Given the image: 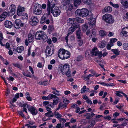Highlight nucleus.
Instances as JSON below:
<instances>
[{
	"label": "nucleus",
	"mask_w": 128,
	"mask_h": 128,
	"mask_svg": "<svg viewBox=\"0 0 128 128\" xmlns=\"http://www.w3.org/2000/svg\"><path fill=\"white\" fill-rule=\"evenodd\" d=\"M63 75L66 74L67 77H70L71 76V72L70 69V66L67 64H65L62 66L60 69Z\"/></svg>",
	"instance_id": "f257e3e1"
},
{
	"label": "nucleus",
	"mask_w": 128,
	"mask_h": 128,
	"mask_svg": "<svg viewBox=\"0 0 128 128\" xmlns=\"http://www.w3.org/2000/svg\"><path fill=\"white\" fill-rule=\"evenodd\" d=\"M35 38L37 40H40L42 39L43 40L46 42L48 38V36L44 32L39 31L37 32L35 34Z\"/></svg>",
	"instance_id": "f03ea898"
},
{
	"label": "nucleus",
	"mask_w": 128,
	"mask_h": 128,
	"mask_svg": "<svg viewBox=\"0 0 128 128\" xmlns=\"http://www.w3.org/2000/svg\"><path fill=\"white\" fill-rule=\"evenodd\" d=\"M75 13L78 16L84 17L88 15L89 11L88 10L85 8H83L81 9H78L76 10Z\"/></svg>",
	"instance_id": "7ed1b4c3"
},
{
	"label": "nucleus",
	"mask_w": 128,
	"mask_h": 128,
	"mask_svg": "<svg viewBox=\"0 0 128 128\" xmlns=\"http://www.w3.org/2000/svg\"><path fill=\"white\" fill-rule=\"evenodd\" d=\"M33 13L37 15H40L42 13L41 6L38 3L35 4L33 9Z\"/></svg>",
	"instance_id": "20e7f679"
},
{
	"label": "nucleus",
	"mask_w": 128,
	"mask_h": 128,
	"mask_svg": "<svg viewBox=\"0 0 128 128\" xmlns=\"http://www.w3.org/2000/svg\"><path fill=\"white\" fill-rule=\"evenodd\" d=\"M55 4H53L52 5V6L51 10H50V12L52 13L54 16L56 17L60 15L61 12V11L59 8L57 6L55 7L54 8H53Z\"/></svg>",
	"instance_id": "39448f33"
},
{
	"label": "nucleus",
	"mask_w": 128,
	"mask_h": 128,
	"mask_svg": "<svg viewBox=\"0 0 128 128\" xmlns=\"http://www.w3.org/2000/svg\"><path fill=\"white\" fill-rule=\"evenodd\" d=\"M102 18L106 22L110 24H112L114 22L112 16L110 14H105L103 16Z\"/></svg>",
	"instance_id": "423d86ee"
},
{
	"label": "nucleus",
	"mask_w": 128,
	"mask_h": 128,
	"mask_svg": "<svg viewBox=\"0 0 128 128\" xmlns=\"http://www.w3.org/2000/svg\"><path fill=\"white\" fill-rule=\"evenodd\" d=\"M91 52L92 55L98 56V58H100L102 57V52H99L96 47H94L92 49Z\"/></svg>",
	"instance_id": "0eeeda50"
},
{
	"label": "nucleus",
	"mask_w": 128,
	"mask_h": 128,
	"mask_svg": "<svg viewBox=\"0 0 128 128\" xmlns=\"http://www.w3.org/2000/svg\"><path fill=\"white\" fill-rule=\"evenodd\" d=\"M30 24L32 26H35L38 22V18L35 16H32L30 20Z\"/></svg>",
	"instance_id": "6e6552de"
},
{
	"label": "nucleus",
	"mask_w": 128,
	"mask_h": 128,
	"mask_svg": "<svg viewBox=\"0 0 128 128\" xmlns=\"http://www.w3.org/2000/svg\"><path fill=\"white\" fill-rule=\"evenodd\" d=\"M54 50L53 48L51 49L50 47L47 46L45 51V53L46 56H50L54 53Z\"/></svg>",
	"instance_id": "1a4fd4ad"
},
{
	"label": "nucleus",
	"mask_w": 128,
	"mask_h": 128,
	"mask_svg": "<svg viewBox=\"0 0 128 128\" xmlns=\"http://www.w3.org/2000/svg\"><path fill=\"white\" fill-rule=\"evenodd\" d=\"M26 9L25 7L19 5L17 9V14L18 16H20L22 15L23 12H24Z\"/></svg>",
	"instance_id": "9d476101"
},
{
	"label": "nucleus",
	"mask_w": 128,
	"mask_h": 128,
	"mask_svg": "<svg viewBox=\"0 0 128 128\" xmlns=\"http://www.w3.org/2000/svg\"><path fill=\"white\" fill-rule=\"evenodd\" d=\"M16 7L15 5L14 4L10 5L9 8L10 11L8 13L10 14V15H13L15 13Z\"/></svg>",
	"instance_id": "9b49d317"
},
{
	"label": "nucleus",
	"mask_w": 128,
	"mask_h": 128,
	"mask_svg": "<svg viewBox=\"0 0 128 128\" xmlns=\"http://www.w3.org/2000/svg\"><path fill=\"white\" fill-rule=\"evenodd\" d=\"M28 111L33 115H35L38 113V110L36 108L33 106H30L28 108Z\"/></svg>",
	"instance_id": "f8f14e48"
},
{
	"label": "nucleus",
	"mask_w": 128,
	"mask_h": 128,
	"mask_svg": "<svg viewBox=\"0 0 128 128\" xmlns=\"http://www.w3.org/2000/svg\"><path fill=\"white\" fill-rule=\"evenodd\" d=\"M24 24L22 23L21 20L19 19H17L15 21L14 27L16 28H18L20 26L22 27L24 26Z\"/></svg>",
	"instance_id": "ddd939ff"
},
{
	"label": "nucleus",
	"mask_w": 128,
	"mask_h": 128,
	"mask_svg": "<svg viewBox=\"0 0 128 128\" xmlns=\"http://www.w3.org/2000/svg\"><path fill=\"white\" fill-rule=\"evenodd\" d=\"M10 15V14L8 12H4L0 16V21H3L5 19L7 16H9Z\"/></svg>",
	"instance_id": "4468645a"
},
{
	"label": "nucleus",
	"mask_w": 128,
	"mask_h": 128,
	"mask_svg": "<svg viewBox=\"0 0 128 128\" xmlns=\"http://www.w3.org/2000/svg\"><path fill=\"white\" fill-rule=\"evenodd\" d=\"M65 50L63 49H60L58 51V56L60 59H63Z\"/></svg>",
	"instance_id": "2eb2a0df"
},
{
	"label": "nucleus",
	"mask_w": 128,
	"mask_h": 128,
	"mask_svg": "<svg viewBox=\"0 0 128 128\" xmlns=\"http://www.w3.org/2000/svg\"><path fill=\"white\" fill-rule=\"evenodd\" d=\"M76 19L75 18H70L67 21V23L68 25L70 26L75 23Z\"/></svg>",
	"instance_id": "dca6fc26"
},
{
	"label": "nucleus",
	"mask_w": 128,
	"mask_h": 128,
	"mask_svg": "<svg viewBox=\"0 0 128 128\" xmlns=\"http://www.w3.org/2000/svg\"><path fill=\"white\" fill-rule=\"evenodd\" d=\"M54 96L52 97V98H54L56 99H54L53 101V104L54 105H56L58 103V102L60 100V98L56 95H54Z\"/></svg>",
	"instance_id": "f3484780"
},
{
	"label": "nucleus",
	"mask_w": 128,
	"mask_h": 128,
	"mask_svg": "<svg viewBox=\"0 0 128 128\" xmlns=\"http://www.w3.org/2000/svg\"><path fill=\"white\" fill-rule=\"evenodd\" d=\"M122 33L125 36H128V27H126L123 28Z\"/></svg>",
	"instance_id": "a211bd4d"
},
{
	"label": "nucleus",
	"mask_w": 128,
	"mask_h": 128,
	"mask_svg": "<svg viewBox=\"0 0 128 128\" xmlns=\"http://www.w3.org/2000/svg\"><path fill=\"white\" fill-rule=\"evenodd\" d=\"M4 25L6 27L8 28H10L12 26V23L8 20H6L5 22Z\"/></svg>",
	"instance_id": "6ab92c4d"
},
{
	"label": "nucleus",
	"mask_w": 128,
	"mask_h": 128,
	"mask_svg": "<svg viewBox=\"0 0 128 128\" xmlns=\"http://www.w3.org/2000/svg\"><path fill=\"white\" fill-rule=\"evenodd\" d=\"M63 59H66L70 57V53L68 51L65 50Z\"/></svg>",
	"instance_id": "aec40b11"
},
{
	"label": "nucleus",
	"mask_w": 128,
	"mask_h": 128,
	"mask_svg": "<svg viewBox=\"0 0 128 128\" xmlns=\"http://www.w3.org/2000/svg\"><path fill=\"white\" fill-rule=\"evenodd\" d=\"M96 22V20L95 18H92L90 19V22L89 23V25L90 26V28L92 27L94 25Z\"/></svg>",
	"instance_id": "412c9836"
},
{
	"label": "nucleus",
	"mask_w": 128,
	"mask_h": 128,
	"mask_svg": "<svg viewBox=\"0 0 128 128\" xmlns=\"http://www.w3.org/2000/svg\"><path fill=\"white\" fill-rule=\"evenodd\" d=\"M73 5L72 4H66V11L71 12L73 9Z\"/></svg>",
	"instance_id": "4be33fe9"
},
{
	"label": "nucleus",
	"mask_w": 128,
	"mask_h": 128,
	"mask_svg": "<svg viewBox=\"0 0 128 128\" xmlns=\"http://www.w3.org/2000/svg\"><path fill=\"white\" fill-rule=\"evenodd\" d=\"M50 2L48 0L47 3V14L48 15H49L50 14V10H51V8H50Z\"/></svg>",
	"instance_id": "5701e85b"
},
{
	"label": "nucleus",
	"mask_w": 128,
	"mask_h": 128,
	"mask_svg": "<svg viewBox=\"0 0 128 128\" xmlns=\"http://www.w3.org/2000/svg\"><path fill=\"white\" fill-rule=\"evenodd\" d=\"M53 96H54V94H50L47 96H44L42 97V98L44 100H49L52 99V97H53Z\"/></svg>",
	"instance_id": "b1692460"
},
{
	"label": "nucleus",
	"mask_w": 128,
	"mask_h": 128,
	"mask_svg": "<svg viewBox=\"0 0 128 128\" xmlns=\"http://www.w3.org/2000/svg\"><path fill=\"white\" fill-rule=\"evenodd\" d=\"M71 28L75 31L77 28L80 29L79 24L76 22H75L72 25Z\"/></svg>",
	"instance_id": "393cba45"
},
{
	"label": "nucleus",
	"mask_w": 128,
	"mask_h": 128,
	"mask_svg": "<svg viewBox=\"0 0 128 128\" xmlns=\"http://www.w3.org/2000/svg\"><path fill=\"white\" fill-rule=\"evenodd\" d=\"M76 35L77 37L79 39H81L82 34L81 32V30L79 29L78 30L76 31Z\"/></svg>",
	"instance_id": "a878e982"
},
{
	"label": "nucleus",
	"mask_w": 128,
	"mask_h": 128,
	"mask_svg": "<svg viewBox=\"0 0 128 128\" xmlns=\"http://www.w3.org/2000/svg\"><path fill=\"white\" fill-rule=\"evenodd\" d=\"M121 3L124 8H128V0H122Z\"/></svg>",
	"instance_id": "bb28decb"
},
{
	"label": "nucleus",
	"mask_w": 128,
	"mask_h": 128,
	"mask_svg": "<svg viewBox=\"0 0 128 128\" xmlns=\"http://www.w3.org/2000/svg\"><path fill=\"white\" fill-rule=\"evenodd\" d=\"M28 39L29 42H32L34 39V36L31 34H29L28 36Z\"/></svg>",
	"instance_id": "cd10ccee"
},
{
	"label": "nucleus",
	"mask_w": 128,
	"mask_h": 128,
	"mask_svg": "<svg viewBox=\"0 0 128 128\" xmlns=\"http://www.w3.org/2000/svg\"><path fill=\"white\" fill-rule=\"evenodd\" d=\"M24 50V48L23 46H21L20 47H18L16 49V52L17 51L18 53H20L21 52L23 51Z\"/></svg>",
	"instance_id": "c85d7f7f"
},
{
	"label": "nucleus",
	"mask_w": 128,
	"mask_h": 128,
	"mask_svg": "<svg viewBox=\"0 0 128 128\" xmlns=\"http://www.w3.org/2000/svg\"><path fill=\"white\" fill-rule=\"evenodd\" d=\"M46 18V17H42L41 19V22L42 23H43L44 22H45L46 24H48L50 23V21L48 19L46 20H45Z\"/></svg>",
	"instance_id": "c756f323"
},
{
	"label": "nucleus",
	"mask_w": 128,
	"mask_h": 128,
	"mask_svg": "<svg viewBox=\"0 0 128 128\" xmlns=\"http://www.w3.org/2000/svg\"><path fill=\"white\" fill-rule=\"evenodd\" d=\"M74 5L75 6L79 5L81 3V0H73Z\"/></svg>",
	"instance_id": "7c9ffc66"
},
{
	"label": "nucleus",
	"mask_w": 128,
	"mask_h": 128,
	"mask_svg": "<svg viewBox=\"0 0 128 128\" xmlns=\"http://www.w3.org/2000/svg\"><path fill=\"white\" fill-rule=\"evenodd\" d=\"M54 30V28L52 26L49 25L48 27V32L49 34H51Z\"/></svg>",
	"instance_id": "2f4dec72"
},
{
	"label": "nucleus",
	"mask_w": 128,
	"mask_h": 128,
	"mask_svg": "<svg viewBox=\"0 0 128 128\" xmlns=\"http://www.w3.org/2000/svg\"><path fill=\"white\" fill-rule=\"evenodd\" d=\"M12 64L15 67H17L20 70L22 69V64L18 63H13Z\"/></svg>",
	"instance_id": "473e14b6"
},
{
	"label": "nucleus",
	"mask_w": 128,
	"mask_h": 128,
	"mask_svg": "<svg viewBox=\"0 0 128 128\" xmlns=\"http://www.w3.org/2000/svg\"><path fill=\"white\" fill-rule=\"evenodd\" d=\"M112 10V9L111 7L110 6H108L106 8H105L104 9V11L106 12H110Z\"/></svg>",
	"instance_id": "72a5a7b5"
},
{
	"label": "nucleus",
	"mask_w": 128,
	"mask_h": 128,
	"mask_svg": "<svg viewBox=\"0 0 128 128\" xmlns=\"http://www.w3.org/2000/svg\"><path fill=\"white\" fill-rule=\"evenodd\" d=\"M88 122L89 124L88 126L89 128L92 127L95 124V120H89Z\"/></svg>",
	"instance_id": "f704fd0d"
},
{
	"label": "nucleus",
	"mask_w": 128,
	"mask_h": 128,
	"mask_svg": "<svg viewBox=\"0 0 128 128\" xmlns=\"http://www.w3.org/2000/svg\"><path fill=\"white\" fill-rule=\"evenodd\" d=\"M99 34L102 36H106L107 34V33L104 30H101L99 31Z\"/></svg>",
	"instance_id": "c9c22d12"
},
{
	"label": "nucleus",
	"mask_w": 128,
	"mask_h": 128,
	"mask_svg": "<svg viewBox=\"0 0 128 128\" xmlns=\"http://www.w3.org/2000/svg\"><path fill=\"white\" fill-rule=\"evenodd\" d=\"M112 51L113 52L115 55L118 56L120 54V51H118L117 49H112Z\"/></svg>",
	"instance_id": "e433bc0d"
},
{
	"label": "nucleus",
	"mask_w": 128,
	"mask_h": 128,
	"mask_svg": "<svg viewBox=\"0 0 128 128\" xmlns=\"http://www.w3.org/2000/svg\"><path fill=\"white\" fill-rule=\"evenodd\" d=\"M76 19V21L77 22L79 23H82L84 22V20L80 18H75Z\"/></svg>",
	"instance_id": "4c0bfd02"
},
{
	"label": "nucleus",
	"mask_w": 128,
	"mask_h": 128,
	"mask_svg": "<svg viewBox=\"0 0 128 128\" xmlns=\"http://www.w3.org/2000/svg\"><path fill=\"white\" fill-rule=\"evenodd\" d=\"M123 49L126 50H128V43H125L122 45Z\"/></svg>",
	"instance_id": "58836bf2"
},
{
	"label": "nucleus",
	"mask_w": 128,
	"mask_h": 128,
	"mask_svg": "<svg viewBox=\"0 0 128 128\" xmlns=\"http://www.w3.org/2000/svg\"><path fill=\"white\" fill-rule=\"evenodd\" d=\"M88 28L87 24H85L82 26V30L83 32H85Z\"/></svg>",
	"instance_id": "ea45409f"
},
{
	"label": "nucleus",
	"mask_w": 128,
	"mask_h": 128,
	"mask_svg": "<svg viewBox=\"0 0 128 128\" xmlns=\"http://www.w3.org/2000/svg\"><path fill=\"white\" fill-rule=\"evenodd\" d=\"M52 113V111H50L46 113L45 115L46 116H47L48 117H52L53 116V114H51Z\"/></svg>",
	"instance_id": "a19ab883"
},
{
	"label": "nucleus",
	"mask_w": 128,
	"mask_h": 128,
	"mask_svg": "<svg viewBox=\"0 0 128 128\" xmlns=\"http://www.w3.org/2000/svg\"><path fill=\"white\" fill-rule=\"evenodd\" d=\"M59 104L60 106V107L61 109H62L64 108H66L67 106L66 104H63L62 103V102H60Z\"/></svg>",
	"instance_id": "79ce46f5"
},
{
	"label": "nucleus",
	"mask_w": 128,
	"mask_h": 128,
	"mask_svg": "<svg viewBox=\"0 0 128 128\" xmlns=\"http://www.w3.org/2000/svg\"><path fill=\"white\" fill-rule=\"evenodd\" d=\"M43 105L45 107H47V106H51V105L49 104V102L48 101H45L43 102Z\"/></svg>",
	"instance_id": "37998d69"
},
{
	"label": "nucleus",
	"mask_w": 128,
	"mask_h": 128,
	"mask_svg": "<svg viewBox=\"0 0 128 128\" xmlns=\"http://www.w3.org/2000/svg\"><path fill=\"white\" fill-rule=\"evenodd\" d=\"M75 30L71 27L68 30V34L69 35L72 34L73 32Z\"/></svg>",
	"instance_id": "c03bdc74"
},
{
	"label": "nucleus",
	"mask_w": 128,
	"mask_h": 128,
	"mask_svg": "<svg viewBox=\"0 0 128 128\" xmlns=\"http://www.w3.org/2000/svg\"><path fill=\"white\" fill-rule=\"evenodd\" d=\"M99 46L101 48H103L105 47V45L104 43L102 42L99 44Z\"/></svg>",
	"instance_id": "a18cd8bd"
},
{
	"label": "nucleus",
	"mask_w": 128,
	"mask_h": 128,
	"mask_svg": "<svg viewBox=\"0 0 128 128\" xmlns=\"http://www.w3.org/2000/svg\"><path fill=\"white\" fill-rule=\"evenodd\" d=\"M55 115L56 117L58 119H60L62 117V115L58 113H56L55 114Z\"/></svg>",
	"instance_id": "49530a36"
},
{
	"label": "nucleus",
	"mask_w": 128,
	"mask_h": 128,
	"mask_svg": "<svg viewBox=\"0 0 128 128\" xmlns=\"http://www.w3.org/2000/svg\"><path fill=\"white\" fill-rule=\"evenodd\" d=\"M85 4L88 5H90L91 4V0H84Z\"/></svg>",
	"instance_id": "de8ad7c7"
},
{
	"label": "nucleus",
	"mask_w": 128,
	"mask_h": 128,
	"mask_svg": "<svg viewBox=\"0 0 128 128\" xmlns=\"http://www.w3.org/2000/svg\"><path fill=\"white\" fill-rule=\"evenodd\" d=\"M86 88V86H84L83 87V88H82L81 90V92L82 93H84L86 91L85 89Z\"/></svg>",
	"instance_id": "09e8293b"
},
{
	"label": "nucleus",
	"mask_w": 128,
	"mask_h": 128,
	"mask_svg": "<svg viewBox=\"0 0 128 128\" xmlns=\"http://www.w3.org/2000/svg\"><path fill=\"white\" fill-rule=\"evenodd\" d=\"M110 3L111 5L114 8H118L119 6L118 4H113V3L111 2H110Z\"/></svg>",
	"instance_id": "8fccbe9b"
},
{
	"label": "nucleus",
	"mask_w": 128,
	"mask_h": 128,
	"mask_svg": "<svg viewBox=\"0 0 128 128\" xmlns=\"http://www.w3.org/2000/svg\"><path fill=\"white\" fill-rule=\"evenodd\" d=\"M63 102L64 103L66 104H68L69 103L70 101L67 100L66 98H64L63 99Z\"/></svg>",
	"instance_id": "3c124183"
},
{
	"label": "nucleus",
	"mask_w": 128,
	"mask_h": 128,
	"mask_svg": "<svg viewBox=\"0 0 128 128\" xmlns=\"http://www.w3.org/2000/svg\"><path fill=\"white\" fill-rule=\"evenodd\" d=\"M78 44L79 46H81L83 44V41L81 39H79L78 41Z\"/></svg>",
	"instance_id": "603ef678"
},
{
	"label": "nucleus",
	"mask_w": 128,
	"mask_h": 128,
	"mask_svg": "<svg viewBox=\"0 0 128 128\" xmlns=\"http://www.w3.org/2000/svg\"><path fill=\"white\" fill-rule=\"evenodd\" d=\"M22 17L24 19H26L28 18V15L27 13H24L22 15Z\"/></svg>",
	"instance_id": "864d4df0"
},
{
	"label": "nucleus",
	"mask_w": 128,
	"mask_h": 128,
	"mask_svg": "<svg viewBox=\"0 0 128 128\" xmlns=\"http://www.w3.org/2000/svg\"><path fill=\"white\" fill-rule=\"evenodd\" d=\"M52 93L57 95V96H59L60 95V93L59 92V91L57 90H56L54 92H52Z\"/></svg>",
	"instance_id": "5fc2aeb1"
},
{
	"label": "nucleus",
	"mask_w": 128,
	"mask_h": 128,
	"mask_svg": "<svg viewBox=\"0 0 128 128\" xmlns=\"http://www.w3.org/2000/svg\"><path fill=\"white\" fill-rule=\"evenodd\" d=\"M6 78L8 80L11 81H13L14 80V78L11 76H10L9 78L7 77Z\"/></svg>",
	"instance_id": "6e6d98bb"
},
{
	"label": "nucleus",
	"mask_w": 128,
	"mask_h": 128,
	"mask_svg": "<svg viewBox=\"0 0 128 128\" xmlns=\"http://www.w3.org/2000/svg\"><path fill=\"white\" fill-rule=\"evenodd\" d=\"M117 40V39L116 38H112L110 39V42H112V43H114L116 42Z\"/></svg>",
	"instance_id": "4d7b16f0"
},
{
	"label": "nucleus",
	"mask_w": 128,
	"mask_h": 128,
	"mask_svg": "<svg viewBox=\"0 0 128 128\" xmlns=\"http://www.w3.org/2000/svg\"><path fill=\"white\" fill-rule=\"evenodd\" d=\"M48 81H45L42 82V85L46 86L48 84Z\"/></svg>",
	"instance_id": "13d9d810"
},
{
	"label": "nucleus",
	"mask_w": 128,
	"mask_h": 128,
	"mask_svg": "<svg viewBox=\"0 0 128 128\" xmlns=\"http://www.w3.org/2000/svg\"><path fill=\"white\" fill-rule=\"evenodd\" d=\"M70 0H63L64 2V3L68 4H70Z\"/></svg>",
	"instance_id": "bf43d9fd"
},
{
	"label": "nucleus",
	"mask_w": 128,
	"mask_h": 128,
	"mask_svg": "<svg viewBox=\"0 0 128 128\" xmlns=\"http://www.w3.org/2000/svg\"><path fill=\"white\" fill-rule=\"evenodd\" d=\"M116 94L117 96H119L120 97H121L122 96V95L120 94V93H121V92H120L118 91H116Z\"/></svg>",
	"instance_id": "052dcab7"
},
{
	"label": "nucleus",
	"mask_w": 128,
	"mask_h": 128,
	"mask_svg": "<svg viewBox=\"0 0 128 128\" xmlns=\"http://www.w3.org/2000/svg\"><path fill=\"white\" fill-rule=\"evenodd\" d=\"M23 108H26V107L28 109V108L30 106H29L28 104H24L22 105V106H21Z\"/></svg>",
	"instance_id": "680f3d73"
},
{
	"label": "nucleus",
	"mask_w": 128,
	"mask_h": 128,
	"mask_svg": "<svg viewBox=\"0 0 128 128\" xmlns=\"http://www.w3.org/2000/svg\"><path fill=\"white\" fill-rule=\"evenodd\" d=\"M61 124H58L56 126V128H63Z\"/></svg>",
	"instance_id": "e2e57ef3"
},
{
	"label": "nucleus",
	"mask_w": 128,
	"mask_h": 128,
	"mask_svg": "<svg viewBox=\"0 0 128 128\" xmlns=\"http://www.w3.org/2000/svg\"><path fill=\"white\" fill-rule=\"evenodd\" d=\"M6 94L5 95L6 96H8L10 93V90L8 88L6 89Z\"/></svg>",
	"instance_id": "0e129e2a"
},
{
	"label": "nucleus",
	"mask_w": 128,
	"mask_h": 128,
	"mask_svg": "<svg viewBox=\"0 0 128 128\" xmlns=\"http://www.w3.org/2000/svg\"><path fill=\"white\" fill-rule=\"evenodd\" d=\"M119 115V114L117 112H115L113 114V116L114 118H116Z\"/></svg>",
	"instance_id": "69168bd1"
},
{
	"label": "nucleus",
	"mask_w": 128,
	"mask_h": 128,
	"mask_svg": "<svg viewBox=\"0 0 128 128\" xmlns=\"http://www.w3.org/2000/svg\"><path fill=\"white\" fill-rule=\"evenodd\" d=\"M10 44L8 42H7L6 43V48L8 49H10Z\"/></svg>",
	"instance_id": "338daca9"
},
{
	"label": "nucleus",
	"mask_w": 128,
	"mask_h": 128,
	"mask_svg": "<svg viewBox=\"0 0 128 128\" xmlns=\"http://www.w3.org/2000/svg\"><path fill=\"white\" fill-rule=\"evenodd\" d=\"M18 114L22 116L23 117L24 116V115L22 113V111H18Z\"/></svg>",
	"instance_id": "774afa93"
}]
</instances>
